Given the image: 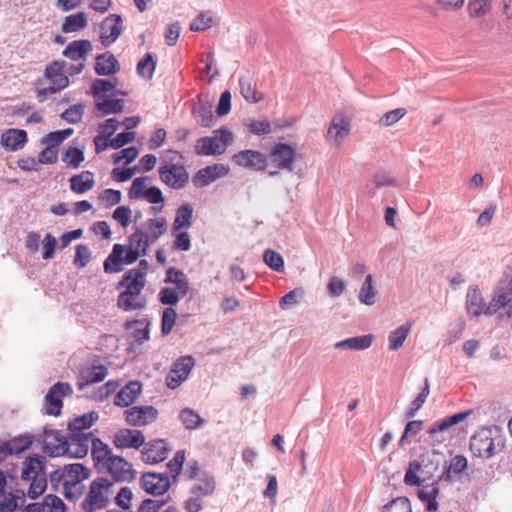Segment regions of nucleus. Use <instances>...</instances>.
<instances>
[{
    "label": "nucleus",
    "mask_w": 512,
    "mask_h": 512,
    "mask_svg": "<svg viewBox=\"0 0 512 512\" xmlns=\"http://www.w3.org/2000/svg\"><path fill=\"white\" fill-rule=\"evenodd\" d=\"M512 271L506 273L499 282L489 305H485L481 292L476 287H470L466 296V308L469 315L478 317L482 313L493 315L501 308H507V316H512Z\"/></svg>",
    "instance_id": "obj_1"
},
{
    "label": "nucleus",
    "mask_w": 512,
    "mask_h": 512,
    "mask_svg": "<svg viewBox=\"0 0 512 512\" xmlns=\"http://www.w3.org/2000/svg\"><path fill=\"white\" fill-rule=\"evenodd\" d=\"M39 442L43 452L51 457L69 456L81 459L88 454L90 435L74 434L67 437L56 430H44Z\"/></svg>",
    "instance_id": "obj_2"
},
{
    "label": "nucleus",
    "mask_w": 512,
    "mask_h": 512,
    "mask_svg": "<svg viewBox=\"0 0 512 512\" xmlns=\"http://www.w3.org/2000/svg\"><path fill=\"white\" fill-rule=\"evenodd\" d=\"M46 464V457L39 454L28 456L22 462L21 479L30 482L28 497L31 499H36L46 490Z\"/></svg>",
    "instance_id": "obj_3"
},
{
    "label": "nucleus",
    "mask_w": 512,
    "mask_h": 512,
    "mask_svg": "<svg viewBox=\"0 0 512 512\" xmlns=\"http://www.w3.org/2000/svg\"><path fill=\"white\" fill-rule=\"evenodd\" d=\"M492 434L491 429L483 428L471 437L469 447L475 457L490 459L503 450L502 439Z\"/></svg>",
    "instance_id": "obj_4"
},
{
    "label": "nucleus",
    "mask_w": 512,
    "mask_h": 512,
    "mask_svg": "<svg viewBox=\"0 0 512 512\" xmlns=\"http://www.w3.org/2000/svg\"><path fill=\"white\" fill-rule=\"evenodd\" d=\"M438 466L439 463L434 461L433 453H423L417 460L409 463V467L404 476V482L407 485L420 486L426 479L433 476Z\"/></svg>",
    "instance_id": "obj_5"
},
{
    "label": "nucleus",
    "mask_w": 512,
    "mask_h": 512,
    "mask_svg": "<svg viewBox=\"0 0 512 512\" xmlns=\"http://www.w3.org/2000/svg\"><path fill=\"white\" fill-rule=\"evenodd\" d=\"M232 141V132L225 127H221L214 131V136L199 138L195 146V152L201 156L221 155Z\"/></svg>",
    "instance_id": "obj_6"
},
{
    "label": "nucleus",
    "mask_w": 512,
    "mask_h": 512,
    "mask_svg": "<svg viewBox=\"0 0 512 512\" xmlns=\"http://www.w3.org/2000/svg\"><path fill=\"white\" fill-rule=\"evenodd\" d=\"M113 483L106 478H96L89 486V490L82 501V508L89 510H100L107 507L112 495Z\"/></svg>",
    "instance_id": "obj_7"
},
{
    "label": "nucleus",
    "mask_w": 512,
    "mask_h": 512,
    "mask_svg": "<svg viewBox=\"0 0 512 512\" xmlns=\"http://www.w3.org/2000/svg\"><path fill=\"white\" fill-rule=\"evenodd\" d=\"M160 180L172 189L180 190L189 182V174L182 164L165 163L158 168Z\"/></svg>",
    "instance_id": "obj_8"
},
{
    "label": "nucleus",
    "mask_w": 512,
    "mask_h": 512,
    "mask_svg": "<svg viewBox=\"0 0 512 512\" xmlns=\"http://www.w3.org/2000/svg\"><path fill=\"white\" fill-rule=\"evenodd\" d=\"M32 445L30 435L15 437L0 447V461L8 455L20 454ZM7 481L3 471L0 470V498L4 497Z\"/></svg>",
    "instance_id": "obj_9"
},
{
    "label": "nucleus",
    "mask_w": 512,
    "mask_h": 512,
    "mask_svg": "<svg viewBox=\"0 0 512 512\" xmlns=\"http://www.w3.org/2000/svg\"><path fill=\"white\" fill-rule=\"evenodd\" d=\"M194 365L195 360L192 356L180 357L166 377L167 386L171 389L179 387L187 379Z\"/></svg>",
    "instance_id": "obj_10"
},
{
    "label": "nucleus",
    "mask_w": 512,
    "mask_h": 512,
    "mask_svg": "<svg viewBox=\"0 0 512 512\" xmlns=\"http://www.w3.org/2000/svg\"><path fill=\"white\" fill-rule=\"evenodd\" d=\"M72 387L68 383L58 382L54 384L45 396L46 413L57 416L62 408V397L71 395Z\"/></svg>",
    "instance_id": "obj_11"
},
{
    "label": "nucleus",
    "mask_w": 512,
    "mask_h": 512,
    "mask_svg": "<svg viewBox=\"0 0 512 512\" xmlns=\"http://www.w3.org/2000/svg\"><path fill=\"white\" fill-rule=\"evenodd\" d=\"M140 485L148 494L157 496L168 491L171 482L166 473L148 472L142 475Z\"/></svg>",
    "instance_id": "obj_12"
},
{
    "label": "nucleus",
    "mask_w": 512,
    "mask_h": 512,
    "mask_svg": "<svg viewBox=\"0 0 512 512\" xmlns=\"http://www.w3.org/2000/svg\"><path fill=\"white\" fill-rule=\"evenodd\" d=\"M229 172L228 166L224 164H213L198 170L192 177V183L196 188H203L219 178L226 176Z\"/></svg>",
    "instance_id": "obj_13"
},
{
    "label": "nucleus",
    "mask_w": 512,
    "mask_h": 512,
    "mask_svg": "<svg viewBox=\"0 0 512 512\" xmlns=\"http://www.w3.org/2000/svg\"><path fill=\"white\" fill-rule=\"evenodd\" d=\"M121 33V18L116 14L106 17L99 25L98 36L103 46L111 45Z\"/></svg>",
    "instance_id": "obj_14"
},
{
    "label": "nucleus",
    "mask_w": 512,
    "mask_h": 512,
    "mask_svg": "<svg viewBox=\"0 0 512 512\" xmlns=\"http://www.w3.org/2000/svg\"><path fill=\"white\" fill-rule=\"evenodd\" d=\"M233 159L239 166L252 170H264L267 166L266 156L256 150H242L234 154Z\"/></svg>",
    "instance_id": "obj_15"
},
{
    "label": "nucleus",
    "mask_w": 512,
    "mask_h": 512,
    "mask_svg": "<svg viewBox=\"0 0 512 512\" xmlns=\"http://www.w3.org/2000/svg\"><path fill=\"white\" fill-rule=\"evenodd\" d=\"M158 410L151 405L130 406V426H147L158 418Z\"/></svg>",
    "instance_id": "obj_16"
},
{
    "label": "nucleus",
    "mask_w": 512,
    "mask_h": 512,
    "mask_svg": "<svg viewBox=\"0 0 512 512\" xmlns=\"http://www.w3.org/2000/svg\"><path fill=\"white\" fill-rule=\"evenodd\" d=\"M295 149L286 143H277L271 151L272 162L279 168L292 171Z\"/></svg>",
    "instance_id": "obj_17"
},
{
    "label": "nucleus",
    "mask_w": 512,
    "mask_h": 512,
    "mask_svg": "<svg viewBox=\"0 0 512 512\" xmlns=\"http://www.w3.org/2000/svg\"><path fill=\"white\" fill-rule=\"evenodd\" d=\"M67 62L64 60L52 61L44 71V76L54 85H58V88H66L69 86V78L66 75L65 68Z\"/></svg>",
    "instance_id": "obj_18"
},
{
    "label": "nucleus",
    "mask_w": 512,
    "mask_h": 512,
    "mask_svg": "<svg viewBox=\"0 0 512 512\" xmlns=\"http://www.w3.org/2000/svg\"><path fill=\"white\" fill-rule=\"evenodd\" d=\"M169 451L170 448L164 440H154L146 444L142 451V458L150 464L159 463L167 458Z\"/></svg>",
    "instance_id": "obj_19"
},
{
    "label": "nucleus",
    "mask_w": 512,
    "mask_h": 512,
    "mask_svg": "<svg viewBox=\"0 0 512 512\" xmlns=\"http://www.w3.org/2000/svg\"><path fill=\"white\" fill-rule=\"evenodd\" d=\"M124 262H128V249L125 245L115 244L112 252L104 261V271L106 273L121 272Z\"/></svg>",
    "instance_id": "obj_20"
},
{
    "label": "nucleus",
    "mask_w": 512,
    "mask_h": 512,
    "mask_svg": "<svg viewBox=\"0 0 512 512\" xmlns=\"http://www.w3.org/2000/svg\"><path fill=\"white\" fill-rule=\"evenodd\" d=\"M99 419V413L96 411H91L87 414H83L81 416H77L72 419L68 423V429L70 431V436L74 434L80 435H90V439L93 437L91 432H83L84 430L89 429L95 422Z\"/></svg>",
    "instance_id": "obj_21"
},
{
    "label": "nucleus",
    "mask_w": 512,
    "mask_h": 512,
    "mask_svg": "<svg viewBox=\"0 0 512 512\" xmlns=\"http://www.w3.org/2000/svg\"><path fill=\"white\" fill-rule=\"evenodd\" d=\"M27 142V133L22 129H8L1 135L0 143L8 151H17Z\"/></svg>",
    "instance_id": "obj_22"
},
{
    "label": "nucleus",
    "mask_w": 512,
    "mask_h": 512,
    "mask_svg": "<svg viewBox=\"0 0 512 512\" xmlns=\"http://www.w3.org/2000/svg\"><path fill=\"white\" fill-rule=\"evenodd\" d=\"M93 49L92 43L86 39L75 40L63 50V56L72 61L86 60Z\"/></svg>",
    "instance_id": "obj_23"
},
{
    "label": "nucleus",
    "mask_w": 512,
    "mask_h": 512,
    "mask_svg": "<svg viewBox=\"0 0 512 512\" xmlns=\"http://www.w3.org/2000/svg\"><path fill=\"white\" fill-rule=\"evenodd\" d=\"M440 493L438 482L434 481L431 484L424 485L417 492L418 498L425 505L427 512H436L439 509L437 497Z\"/></svg>",
    "instance_id": "obj_24"
},
{
    "label": "nucleus",
    "mask_w": 512,
    "mask_h": 512,
    "mask_svg": "<svg viewBox=\"0 0 512 512\" xmlns=\"http://www.w3.org/2000/svg\"><path fill=\"white\" fill-rule=\"evenodd\" d=\"M148 235L140 229L130 235V264L137 261V259L144 255L148 248Z\"/></svg>",
    "instance_id": "obj_25"
},
{
    "label": "nucleus",
    "mask_w": 512,
    "mask_h": 512,
    "mask_svg": "<svg viewBox=\"0 0 512 512\" xmlns=\"http://www.w3.org/2000/svg\"><path fill=\"white\" fill-rule=\"evenodd\" d=\"M95 61V72L101 76L115 74L120 69L118 60L109 52L98 55Z\"/></svg>",
    "instance_id": "obj_26"
},
{
    "label": "nucleus",
    "mask_w": 512,
    "mask_h": 512,
    "mask_svg": "<svg viewBox=\"0 0 512 512\" xmlns=\"http://www.w3.org/2000/svg\"><path fill=\"white\" fill-rule=\"evenodd\" d=\"M89 470L83 464L73 463L65 465L64 482L62 485L83 484L89 478Z\"/></svg>",
    "instance_id": "obj_27"
},
{
    "label": "nucleus",
    "mask_w": 512,
    "mask_h": 512,
    "mask_svg": "<svg viewBox=\"0 0 512 512\" xmlns=\"http://www.w3.org/2000/svg\"><path fill=\"white\" fill-rule=\"evenodd\" d=\"M194 209L190 203L182 204L177 210L172 224V233L187 230L192 225Z\"/></svg>",
    "instance_id": "obj_28"
},
{
    "label": "nucleus",
    "mask_w": 512,
    "mask_h": 512,
    "mask_svg": "<svg viewBox=\"0 0 512 512\" xmlns=\"http://www.w3.org/2000/svg\"><path fill=\"white\" fill-rule=\"evenodd\" d=\"M107 375V368L102 365H93L90 368L81 371L80 380L78 381V388L80 390L84 387L101 382Z\"/></svg>",
    "instance_id": "obj_29"
},
{
    "label": "nucleus",
    "mask_w": 512,
    "mask_h": 512,
    "mask_svg": "<svg viewBox=\"0 0 512 512\" xmlns=\"http://www.w3.org/2000/svg\"><path fill=\"white\" fill-rule=\"evenodd\" d=\"M468 466V461L463 455L454 456L450 463L445 466L442 474L439 476V481L452 482L454 476L460 475Z\"/></svg>",
    "instance_id": "obj_30"
},
{
    "label": "nucleus",
    "mask_w": 512,
    "mask_h": 512,
    "mask_svg": "<svg viewBox=\"0 0 512 512\" xmlns=\"http://www.w3.org/2000/svg\"><path fill=\"white\" fill-rule=\"evenodd\" d=\"M91 444L92 458L97 467L104 466L107 461L113 455L111 448L102 442L98 438H91L89 445Z\"/></svg>",
    "instance_id": "obj_31"
},
{
    "label": "nucleus",
    "mask_w": 512,
    "mask_h": 512,
    "mask_svg": "<svg viewBox=\"0 0 512 512\" xmlns=\"http://www.w3.org/2000/svg\"><path fill=\"white\" fill-rule=\"evenodd\" d=\"M372 342L373 336L370 334L355 336L335 343L334 348L361 351L370 348Z\"/></svg>",
    "instance_id": "obj_32"
},
{
    "label": "nucleus",
    "mask_w": 512,
    "mask_h": 512,
    "mask_svg": "<svg viewBox=\"0 0 512 512\" xmlns=\"http://www.w3.org/2000/svg\"><path fill=\"white\" fill-rule=\"evenodd\" d=\"M165 283H172L176 285V290L181 295H186L189 291V281L184 272L176 267H170L166 271Z\"/></svg>",
    "instance_id": "obj_33"
},
{
    "label": "nucleus",
    "mask_w": 512,
    "mask_h": 512,
    "mask_svg": "<svg viewBox=\"0 0 512 512\" xmlns=\"http://www.w3.org/2000/svg\"><path fill=\"white\" fill-rule=\"evenodd\" d=\"M128 462L120 456L112 455L103 468L113 476L116 481H124L127 478L128 470L125 469Z\"/></svg>",
    "instance_id": "obj_34"
},
{
    "label": "nucleus",
    "mask_w": 512,
    "mask_h": 512,
    "mask_svg": "<svg viewBox=\"0 0 512 512\" xmlns=\"http://www.w3.org/2000/svg\"><path fill=\"white\" fill-rule=\"evenodd\" d=\"M148 268L147 260H141L138 269H130V295L133 292H140L144 288Z\"/></svg>",
    "instance_id": "obj_35"
},
{
    "label": "nucleus",
    "mask_w": 512,
    "mask_h": 512,
    "mask_svg": "<svg viewBox=\"0 0 512 512\" xmlns=\"http://www.w3.org/2000/svg\"><path fill=\"white\" fill-rule=\"evenodd\" d=\"M240 92L243 98L250 103H257L262 99L257 92L256 84L249 75H243L239 78Z\"/></svg>",
    "instance_id": "obj_36"
},
{
    "label": "nucleus",
    "mask_w": 512,
    "mask_h": 512,
    "mask_svg": "<svg viewBox=\"0 0 512 512\" xmlns=\"http://www.w3.org/2000/svg\"><path fill=\"white\" fill-rule=\"evenodd\" d=\"M349 131L350 125L347 121L342 118H334L328 129V137L339 145L349 134Z\"/></svg>",
    "instance_id": "obj_37"
},
{
    "label": "nucleus",
    "mask_w": 512,
    "mask_h": 512,
    "mask_svg": "<svg viewBox=\"0 0 512 512\" xmlns=\"http://www.w3.org/2000/svg\"><path fill=\"white\" fill-rule=\"evenodd\" d=\"M71 190L77 194H83L92 189L95 182L93 174L89 171H84L81 174L74 175L70 179Z\"/></svg>",
    "instance_id": "obj_38"
},
{
    "label": "nucleus",
    "mask_w": 512,
    "mask_h": 512,
    "mask_svg": "<svg viewBox=\"0 0 512 512\" xmlns=\"http://www.w3.org/2000/svg\"><path fill=\"white\" fill-rule=\"evenodd\" d=\"M192 114L197 123L202 127H211L214 125V115L210 105L199 102L193 105Z\"/></svg>",
    "instance_id": "obj_39"
},
{
    "label": "nucleus",
    "mask_w": 512,
    "mask_h": 512,
    "mask_svg": "<svg viewBox=\"0 0 512 512\" xmlns=\"http://www.w3.org/2000/svg\"><path fill=\"white\" fill-rule=\"evenodd\" d=\"M377 295L378 291L373 284V277L369 274L366 276L365 281L360 288L358 299L360 303L372 306L376 302Z\"/></svg>",
    "instance_id": "obj_40"
},
{
    "label": "nucleus",
    "mask_w": 512,
    "mask_h": 512,
    "mask_svg": "<svg viewBox=\"0 0 512 512\" xmlns=\"http://www.w3.org/2000/svg\"><path fill=\"white\" fill-rule=\"evenodd\" d=\"M150 321L147 317L141 319L130 320V331L133 334L135 341L142 344L149 339L150 334Z\"/></svg>",
    "instance_id": "obj_41"
},
{
    "label": "nucleus",
    "mask_w": 512,
    "mask_h": 512,
    "mask_svg": "<svg viewBox=\"0 0 512 512\" xmlns=\"http://www.w3.org/2000/svg\"><path fill=\"white\" fill-rule=\"evenodd\" d=\"M87 26V17L84 12L69 15L62 24L64 33L78 32Z\"/></svg>",
    "instance_id": "obj_42"
},
{
    "label": "nucleus",
    "mask_w": 512,
    "mask_h": 512,
    "mask_svg": "<svg viewBox=\"0 0 512 512\" xmlns=\"http://www.w3.org/2000/svg\"><path fill=\"white\" fill-rule=\"evenodd\" d=\"M125 160L121 168H114L112 177L119 182L128 180V148H123L119 153L113 155V162L118 164L121 160Z\"/></svg>",
    "instance_id": "obj_43"
},
{
    "label": "nucleus",
    "mask_w": 512,
    "mask_h": 512,
    "mask_svg": "<svg viewBox=\"0 0 512 512\" xmlns=\"http://www.w3.org/2000/svg\"><path fill=\"white\" fill-rule=\"evenodd\" d=\"M179 418L186 429L194 430L204 424V419L190 408H184L180 411Z\"/></svg>",
    "instance_id": "obj_44"
},
{
    "label": "nucleus",
    "mask_w": 512,
    "mask_h": 512,
    "mask_svg": "<svg viewBox=\"0 0 512 512\" xmlns=\"http://www.w3.org/2000/svg\"><path fill=\"white\" fill-rule=\"evenodd\" d=\"M199 481L201 483L192 486V494L207 496L213 493L215 490V481L211 475L206 472H201Z\"/></svg>",
    "instance_id": "obj_45"
},
{
    "label": "nucleus",
    "mask_w": 512,
    "mask_h": 512,
    "mask_svg": "<svg viewBox=\"0 0 512 512\" xmlns=\"http://www.w3.org/2000/svg\"><path fill=\"white\" fill-rule=\"evenodd\" d=\"M410 332V326L402 325L391 331L388 336L389 350L395 351L401 348Z\"/></svg>",
    "instance_id": "obj_46"
},
{
    "label": "nucleus",
    "mask_w": 512,
    "mask_h": 512,
    "mask_svg": "<svg viewBox=\"0 0 512 512\" xmlns=\"http://www.w3.org/2000/svg\"><path fill=\"white\" fill-rule=\"evenodd\" d=\"M156 62L154 61L151 53H146L145 56L138 62L136 71L139 76L144 79H151L155 71Z\"/></svg>",
    "instance_id": "obj_47"
},
{
    "label": "nucleus",
    "mask_w": 512,
    "mask_h": 512,
    "mask_svg": "<svg viewBox=\"0 0 512 512\" xmlns=\"http://www.w3.org/2000/svg\"><path fill=\"white\" fill-rule=\"evenodd\" d=\"M142 199H145L147 202L152 204H160L159 208L153 207L154 214H157L162 210L165 201L162 191L156 186L146 188L144 193H142Z\"/></svg>",
    "instance_id": "obj_48"
},
{
    "label": "nucleus",
    "mask_w": 512,
    "mask_h": 512,
    "mask_svg": "<svg viewBox=\"0 0 512 512\" xmlns=\"http://www.w3.org/2000/svg\"><path fill=\"white\" fill-rule=\"evenodd\" d=\"M382 512H412L410 500L407 497H397L386 504Z\"/></svg>",
    "instance_id": "obj_49"
},
{
    "label": "nucleus",
    "mask_w": 512,
    "mask_h": 512,
    "mask_svg": "<svg viewBox=\"0 0 512 512\" xmlns=\"http://www.w3.org/2000/svg\"><path fill=\"white\" fill-rule=\"evenodd\" d=\"M263 260L268 267L277 272H282L284 270L283 257L276 251L267 249L263 254Z\"/></svg>",
    "instance_id": "obj_50"
},
{
    "label": "nucleus",
    "mask_w": 512,
    "mask_h": 512,
    "mask_svg": "<svg viewBox=\"0 0 512 512\" xmlns=\"http://www.w3.org/2000/svg\"><path fill=\"white\" fill-rule=\"evenodd\" d=\"M115 88V85L105 79H96L92 86H91V92L97 100L102 99L106 96L108 92H111Z\"/></svg>",
    "instance_id": "obj_51"
},
{
    "label": "nucleus",
    "mask_w": 512,
    "mask_h": 512,
    "mask_svg": "<svg viewBox=\"0 0 512 512\" xmlns=\"http://www.w3.org/2000/svg\"><path fill=\"white\" fill-rule=\"evenodd\" d=\"M152 179L150 177H137L132 181V185L130 186V199H142V193H144L146 188H149V184H151Z\"/></svg>",
    "instance_id": "obj_52"
},
{
    "label": "nucleus",
    "mask_w": 512,
    "mask_h": 512,
    "mask_svg": "<svg viewBox=\"0 0 512 512\" xmlns=\"http://www.w3.org/2000/svg\"><path fill=\"white\" fill-rule=\"evenodd\" d=\"M84 108L83 104L70 106L60 115V117L70 124H77L82 120Z\"/></svg>",
    "instance_id": "obj_53"
},
{
    "label": "nucleus",
    "mask_w": 512,
    "mask_h": 512,
    "mask_svg": "<svg viewBox=\"0 0 512 512\" xmlns=\"http://www.w3.org/2000/svg\"><path fill=\"white\" fill-rule=\"evenodd\" d=\"M146 228L150 232L152 240L155 241L165 233L167 222L165 218L149 219L146 222Z\"/></svg>",
    "instance_id": "obj_54"
},
{
    "label": "nucleus",
    "mask_w": 512,
    "mask_h": 512,
    "mask_svg": "<svg viewBox=\"0 0 512 512\" xmlns=\"http://www.w3.org/2000/svg\"><path fill=\"white\" fill-rule=\"evenodd\" d=\"M177 314L172 307H167L163 310L161 320V332L164 336L170 334L175 324Z\"/></svg>",
    "instance_id": "obj_55"
},
{
    "label": "nucleus",
    "mask_w": 512,
    "mask_h": 512,
    "mask_svg": "<svg viewBox=\"0 0 512 512\" xmlns=\"http://www.w3.org/2000/svg\"><path fill=\"white\" fill-rule=\"evenodd\" d=\"M406 115L404 108H396L386 112L378 121V124L382 127H389L397 123L401 118Z\"/></svg>",
    "instance_id": "obj_56"
},
{
    "label": "nucleus",
    "mask_w": 512,
    "mask_h": 512,
    "mask_svg": "<svg viewBox=\"0 0 512 512\" xmlns=\"http://www.w3.org/2000/svg\"><path fill=\"white\" fill-rule=\"evenodd\" d=\"M492 0H469L468 9L472 17H480L491 9Z\"/></svg>",
    "instance_id": "obj_57"
},
{
    "label": "nucleus",
    "mask_w": 512,
    "mask_h": 512,
    "mask_svg": "<svg viewBox=\"0 0 512 512\" xmlns=\"http://www.w3.org/2000/svg\"><path fill=\"white\" fill-rule=\"evenodd\" d=\"M172 236L175 238L173 242V249L178 251H189L191 249V239L190 235L185 230H180L178 232L172 233Z\"/></svg>",
    "instance_id": "obj_58"
},
{
    "label": "nucleus",
    "mask_w": 512,
    "mask_h": 512,
    "mask_svg": "<svg viewBox=\"0 0 512 512\" xmlns=\"http://www.w3.org/2000/svg\"><path fill=\"white\" fill-rule=\"evenodd\" d=\"M85 486L84 484H74V485H62V489L59 492L65 497V499L75 502L77 501L84 493Z\"/></svg>",
    "instance_id": "obj_59"
},
{
    "label": "nucleus",
    "mask_w": 512,
    "mask_h": 512,
    "mask_svg": "<svg viewBox=\"0 0 512 512\" xmlns=\"http://www.w3.org/2000/svg\"><path fill=\"white\" fill-rule=\"evenodd\" d=\"M41 507L44 510L47 508L48 512H65V504L58 496L53 494L44 497Z\"/></svg>",
    "instance_id": "obj_60"
},
{
    "label": "nucleus",
    "mask_w": 512,
    "mask_h": 512,
    "mask_svg": "<svg viewBox=\"0 0 512 512\" xmlns=\"http://www.w3.org/2000/svg\"><path fill=\"white\" fill-rule=\"evenodd\" d=\"M157 162V158L153 154L144 155L140 161L138 166L130 167V178H132L136 172L139 171H151L154 169Z\"/></svg>",
    "instance_id": "obj_61"
},
{
    "label": "nucleus",
    "mask_w": 512,
    "mask_h": 512,
    "mask_svg": "<svg viewBox=\"0 0 512 512\" xmlns=\"http://www.w3.org/2000/svg\"><path fill=\"white\" fill-rule=\"evenodd\" d=\"M62 161L77 168L84 161V153L78 148H69L63 154Z\"/></svg>",
    "instance_id": "obj_62"
},
{
    "label": "nucleus",
    "mask_w": 512,
    "mask_h": 512,
    "mask_svg": "<svg viewBox=\"0 0 512 512\" xmlns=\"http://www.w3.org/2000/svg\"><path fill=\"white\" fill-rule=\"evenodd\" d=\"M96 107L103 114H112L122 109V101L118 99L98 100Z\"/></svg>",
    "instance_id": "obj_63"
},
{
    "label": "nucleus",
    "mask_w": 512,
    "mask_h": 512,
    "mask_svg": "<svg viewBox=\"0 0 512 512\" xmlns=\"http://www.w3.org/2000/svg\"><path fill=\"white\" fill-rule=\"evenodd\" d=\"M122 194L119 190L105 189L99 196V201L106 207H112L121 201Z\"/></svg>",
    "instance_id": "obj_64"
}]
</instances>
